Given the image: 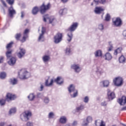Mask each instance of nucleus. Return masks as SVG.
Here are the masks:
<instances>
[{
  "instance_id": "obj_32",
  "label": "nucleus",
  "mask_w": 126,
  "mask_h": 126,
  "mask_svg": "<svg viewBox=\"0 0 126 126\" xmlns=\"http://www.w3.org/2000/svg\"><path fill=\"white\" fill-rule=\"evenodd\" d=\"M122 50V47H118L116 50H115L114 55L117 56L118 54L121 53Z\"/></svg>"
},
{
  "instance_id": "obj_48",
  "label": "nucleus",
  "mask_w": 126,
  "mask_h": 126,
  "mask_svg": "<svg viewBox=\"0 0 126 126\" xmlns=\"http://www.w3.org/2000/svg\"><path fill=\"white\" fill-rule=\"evenodd\" d=\"M89 101V98L88 96H86L84 98V102L86 103H88Z\"/></svg>"
},
{
  "instance_id": "obj_50",
  "label": "nucleus",
  "mask_w": 126,
  "mask_h": 126,
  "mask_svg": "<svg viewBox=\"0 0 126 126\" xmlns=\"http://www.w3.org/2000/svg\"><path fill=\"white\" fill-rule=\"evenodd\" d=\"M5 103V100H4V99H1L0 100V106H3V105H4Z\"/></svg>"
},
{
  "instance_id": "obj_20",
  "label": "nucleus",
  "mask_w": 126,
  "mask_h": 126,
  "mask_svg": "<svg viewBox=\"0 0 126 126\" xmlns=\"http://www.w3.org/2000/svg\"><path fill=\"white\" fill-rule=\"evenodd\" d=\"M55 82L57 83L58 85H61L63 83V80L61 76H58L55 79Z\"/></svg>"
},
{
  "instance_id": "obj_41",
  "label": "nucleus",
  "mask_w": 126,
  "mask_h": 126,
  "mask_svg": "<svg viewBox=\"0 0 126 126\" xmlns=\"http://www.w3.org/2000/svg\"><path fill=\"white\" fill-rule=\"evenodd\" d=\"M16 112V108H15V107H13V108L10 109L9 114L10 115H12L15 113Z\"/></svg>"
},
{
  "instance_id": "obj_19",
  "label": "nucleus",
  "mask_w": 126,
  "mask_h": 126,
  "mask_svg": "<svg viewBox=\"0 0 126 126\" xmlns=\"http://www.w3.org/2000/svg\"><path fill=\"white\" fill-rule=\"evenodd\" d=\"M103 68V66L102 65H100L99 66H98L96 70V73L97 74H99L100 75L103 74L104 73V70Z\"/></svg>"
},
{
  "instance_id": "obj_25",
  "label": "nucleus",
  "mask_w": 126,
  "mask_h": 126,
  "mask_svg": "<svg viewBox=\"0 0 126 126\" xmlns=\"http://www.w3.org/2000/svg\"><path fill=\"white\" fill-rule=\"evenodd\" d=\"M100 85H103L104 88H107L109 85V81L108 80H104L100 82Z\"/></svg>"
},
{
  "instance_id": "obj_58",
  "label": "nucleus",
  "mask_w": 126,
  "mask_h": 126,
  "mask_svg": "<svg viewBox=\"0 0 126 126\" xmlns=\"http://www.w3.org/2000/svg\"><path fill=\"white\" fill-rule=\"evenodd\" d=\"M1 3H2V4L5 6L6 7V4L5 2V1H4V0H0Z\"/></svg>"
},
{
  "instance_id": "obj_44",
  "label": "nucleus",
  "mask_w": 126,
  "mask_h": 126,
  "mask_svg": "<svg viewBox=\"0 0 126 126\" xmlns=\"http://www.w3.org/2000/svg\"><path fill=\"white\" fill-rule=\"evenodd\" d=\"M13 42H10L7 45L6 49H7V50H9V49L12 47V45L13 44Z\"/></svg>"
},
{
  "instance_id": "obj_46",
  "label": "nucleus",
  "mask_w": 126,
  "mask_h": 126,
  "mask_svg": "<svg viewBox=\"0 0 126 126\" xmlns=\"http://www.w3.org/2000/svg\"><path fill=\"white\" fill-rule=\"evenodd\" d=\"M105 21H109V20H110V14L109 13H107L106 14V16H105Z\"/></svg>"
},
{
  "instance_id": "obj_59",
  "label": "nucleus",
  "mask_w": 126,
  "mask_h": 126,
  "mask_svg": "<svg viewBox=\"0 0 126 126\" xmlns=\"http://www.w3.org/2000/svg\"><path fill=\"white\" fill-rule=\"evenodd\" d=\"M1 3H2V4L5 6L6 7V4L5 2V1H4V0H0Z\"/></svg>"
},
{
  "instance_id": "obj_49",
  "label": "nucleus",
  "mask_w": 126,
  "mask_h": 126,
  "mask_svg": "<svg viewBox=\"0 0 126 126\" xmlns=\"http://www.w3.org/2000/svg\"><path fill=\"white\" fill-rule=\"evenodd\" d=\"M7 2L9 4V5H13L14 2V0H6Z\"/></svg>"
},
{
  "instance_id": "obj_16",
  "label": "nucleus",
  "mask_w": 126,
  "mask_h": 126,
  "mask_svg": "<svg viewBox=\"0 0 126 126\" xmlns=\"http://www.w3.org/2000/svg\"><path fill=\"white\" fill-rule=\"evenodd\" d=\"M29 30L28 29H26L24 32V36L23 38L21 40L22 43H24L26 41V39L28 37V33Z\"/></svg>"
},
{
  "instance_id": "obj_29",
  "label": "nucleus",
  "mask_w": 126,
  "mask_h": 126,
  "mask_svg": "<svg viewBox=\"0 0 126 126\" xmlns=\"http://www.w3.org/2000/svg\"><path fill=\"white\" fill-rule=\"evenodd\" d=\"M85 108L84 105L83 104H81V105H79V106H78V107H76V110L77 112H81L83 111Z\"/></svg>"
},
{
  "instance_id": "obj_28",
  "label": "nucleus",
  "mask_w": 126,
  "mask_h": 126,
  "mask_svg": "<svg viewBox=\"0 0 126 126\" xmlns=\"http://www.w3.org/2000/svg\"><path fill=\"white\" fill-rule=\"evenodd\" d=\"M126 58L124 55H122L119 59V61L120 63H126Z\"/></svg>"
},
{
  "instance_id": "obj_60",
  "label": "nucleus",
  "mask_w": 126,
  "mask_h": 126,
  "mask_svg": "<svg viewBox=\"0 0 126 126\" xmlns=\"http://www.w3.org/2000/svg\"><path fill=\"white\" fill-rule=\"evenodd\" d=\"M77 125V121H74V122L72 123V126H75Z\"/></svg>"
},
{
  "instance_id": "obj_54",
  "label": "nucleus",
  "mask_w": 126,
  "mask_h": 126,
  "mask_svg": "<svg viewBox=\"0 0 126 126\" xmlns=\"http://www.w3.org/2000/svg\"><path fill=\"white\" fill-rule=\"evenodd\" d=\"M99 126H106V124L104 121L101 120Z\"/></svg>"
},
{
  "instance_id": "obj_61",
  "label": "nucleus",
  "mask_w": 126,
  "mask_h": 126,
  "mask_svg": "<svg viewBox=\"0 0 126 126\" xmlns=\"http://www.w3.org/2000/svg\"><path fill=\"white\" fill-rule=\"evenodd\" d=\"M24 16H25V13H24V12L23 11H22V12H21V17L22 18H23V17H24Z\"/></svg>"
},
{
  "instance_id": "obj_51",
  "label": "nucleus",
  "mask_w": 126,
  "mask_h": 126,
  "mask_svg": "<svg viewBox=\"0 0 126 126\" xmlns=\"http://www.w3.org/2000/svg\"><path fill=\"white\" fill-rule=\"evenodd\" d=\"M123 36L125 40H126V30H124L123 32Z\"/></svg>"
},
{
  "instance_id": "obj_3",
  "label": "nucleus",
  "mask_w": 126,
  "mask_h": 126,
  "mask_svg": "<svg viewBox=\"0 0 126 126\" xmlns=\"http://www.w3.org/2000/svg\"><path fill=\"white\" fill-rule=\"evenodd\" d=\"M68 90L71 98H75L78 95V91L75 90V87L73 84L70 85L69 87H68Z\"/></svg>"
},
{
  "instance_id": "obj_40",
  "label": "nucleus",
  "mask_w": 126,
  "mask_h": 126,
  "mask_svg": "<svg viewBox=\"0 0 126 126\" xmlns=\"http://www.w3.org/2000/svg\"><path fill=\"white\" fill-rule=\"evenodd\" d=\"M39 11V9L37 7L35 6L33 7L32 10V13L33 15H36L38 11Z\"/></svg>"
},
{
  "instance_id": "obj_30",
  "label": "nucleus",
  "mask_w": 126,
  "mask_h": 126,
  "mask_svg": "<svg viewBox=\"0 0 126 126\" xmlns=\"http://www.w3.org/2000/svg\"><path fill=\"white\" fill-rule=\"evenodd\" d=\"M54 83V80L53 79L51 80L50 83H49L48 82V79L46 80L45 82V85L46 87H50L53 85V83Z\"/></svg>"
},
{
  "instance_id": "obj_23",
  "label": "nucleus",
  "mask_w": 126,
  "mask_h": 126,
  "mask_svg": "<svg viewBox=\"0 0 126 126\" xmlns=\"http://www.w3.org/2000/svg\"><path fill=\"white\" fill-rule=\"evenodd\" d=\"M104 11V9L102 7H96L94 10V12L96 14H100Z\"/></svg>"
},
{
  "instance_id": "obj_64",
  "label": "nucleus",
  "mask_w": 126,
  "mask_h": 126,
  "mask_svg": "<svg viewBox=\"0 0 126 126\" xmlns=\"http://www.w3.org/2000/svg\"><path fill=\"white\" fill-rule=\"evenodd\" d=\"M4 122H1V123H0V126H4Z\"/></svg>"
},
{
  "instance_id": "obj_8",
  "label": "nucleus",
  "mask_w": 126,
  "mask_h": 126,
  "mask_svg": "<svg viewBox=\"0 0 126 126\" xmlns=\"http://www.w3.org/2000/svg\"><path fill=\"white\" fill-rule=\"evenodd\" d=\"M62 40V33H58L54 37V42L56 44L59 43Z\"/></svg>"
},
{
  "instance_id": "obj_12",
  "label": "nucleus",
  "mask_w": 126,
  "mask_h": 126,
  "mask_svg": "<svg viewBox=\"0 0 126 126\" xmlns=\"http://www.w3.org/2000/svg\"><path fill=\"white\" fill-rule=\"evenodd\" d=\"M78 24L77 22L73 23V24L68 28V31L70 32H74L77 28Z\"/></svg>"
},
{
  "instance_id": "obj_4",
  "label": "nucleus",
  "mask_w": 126,
  "mask_h": 126,
  "mask_svg": "<svg viewBox=\"0 0 126 126\" xmlns=\"http://www.w3.org/2000/svg\"><path fill=\"white\" fill-rule=\"evenodd\" d=\"M82 121V126H88L89 124L92 122L93 118L92 116H87L86 118H84Z\"/></svg>"
},
{
  "instance_id": "obj_42",
  "label": "nucleus",
  "mask_w": 126,
  "mask_h": 126,
  "mask_svg": "<svg viewBox=\"0 0 126 126\" xmlns=\"http://www.w3.org/2000/svg\"><path fill=\"white\" fill-rule=\"evenodd\" d=\"M54 117H55V114H54V112H49V113L48 118L49 119H53Z\"/></svg>"
},
{
  "instance_id": "obj_22",
  "label": "nucleus",
  "mask_w": 126,
  "mask_h": 126,
  "mask_svg": "<svg viewBox=\"0 0 126 126\" xmlns=\"http://www.w3.org/2000/svg\"><path fill=\"white\" fill-rule=\"evenodd\" d=\"M104 58L105 60L110 61L112 59V56L110 53L107 52L105 54Z\"/></svg>"
},
{
  "instance_id": "obj_62",
  "label": "nucleus",
  "mask_w": 126,
  "mask_h": 126,
  "mask_svg": "<svg viewBox=\"0 0 126 126\" xmlns=\"http://www.w3.org/2000/svg\"><path fill=\"white\" fill-rule=\"evenodd\" d=\"M106 2V0H100V3L101 4H104Z\"/></svg>"
},
{
  "instance_id": "obj_21",
  "label": "nucleus",
  "mask_w": 126,
  "mask_h": 126,
  "mask_svg": "<svg viewBox=\"0 0 126 126\" xmlns=\"http://www.w3.org/2000/svg\"><path fill=\"white\" fill-rule=\"evenodd\" d=\"M48 15H45L43 16V21L44 22H46V20H48L49 21L50 24H52L53 23V22L55 21V18L50 19L49 17H48Z\"/></svg>"
},
{
  "instance_id": "obj_17",
  "label": "nucleus",
  "mask_w": 126,
  "mask_h": 126,
  "mask_svg": "<svg viewBox=\"0 0 126 126\" xmlns=\"http://www.w3.org/2000/svg\"><path fill=\"white\" fill-rule=\"evenodd\" d=\"M118 102L121 105H124L126 103V96H123L121 98L118 99Z\"/></svg>"
},
{
  "instance_id": "obj_9",
  "label": "nucleus",
  "mask_w": 126,
  "mask_h": 126,
  "mask_svg": "<svg viewBox=\"0 0 126 126\" xmlns=\"http://www.w3.org/2000/svg\"><path fill=\"white\" fill-rule=\"evenodd\" d=\"M8 15L10 18H12L13 16L16 14V10L13 8L12 6L8 8Z\"/></svg>"
},
{
  "instance_id": "obj_53",
  "label": "nucleus",
  "mask_w": 126,
  "mask_h": 126,
  "mask_svg": "<svg viewBox=\"0 0 126 126\" xmlns=\"http://www.w3.org/2000/svg\"><path fill=\"white\" fill-rule=\"evenodd\" d=\"M44 87V85L43 84H41L40 87L39 89V91H41V92L42 91Z\"/></svg>"
},
{
  "instance_id": "obj_43",
  "label": "nucleus",
  "mask_w": 126,
  "mask_h": 126,
  "mask_svg": "<svg viewBox=\"0 0 126 126\" xmlns=\"http://www.w3.org/2000/svg\"><path fill=\"white\" fill-rule=\"evenodd\" d=\"M21 36V33H18L16 34L15 37L17 40H19Z\"/></svg>"
},
{
  "instance_id": "obj_10",
  "label": "nucleus",
  "mask_w": 126,
  "mask_h": 126,
  "mask_svg": "<svg viewBox=\"0 0 126 126\" xmlns=\"http://www.w3.org/2000/svg\"><path fill=\"white\" fill-rule=\"evenodd\" d=\"M107 95L109 101L112 100L116 97L115 93L111 92L110 89L107 90Z\"/></svg>"
},
{
  "instance_id": "obj_37",
  "label": "nucleus",
  "mask_w": 126,
  "mask_h": 126,
  "mask_svg": "<svg viewBox=\"0 0 126 126\" xmlns=\"http://www.w3.org/2000/svg\"><path fill=\"white\" fill-rule=\"evenodd\" d=\"M50 102V99L48 96H45L43 98V102L46 104L47 105L49 104Z\"/></svg>"
},
{
  "instance_id": "obj_57",
  "label": "nucleus",
  "mask_w": 126,
  "mask_h": 126,
  "mask_svg": "<svg viewBox=\"0 0 126 126\" xmlns=\"http://www.w3.org/2000/svg\"><path fill=\"white\" fill-rule=\"evenodd\" d=\"M27 126H33V123L32 122H27L26 124Z\"/></svg>"
},
{
  "instance_id": "obj_33",
  "label": "nucleus",
  "mask_w": 126,
  "mask_h": 126,
  "mask_svg": "<svg viewBox=\"0 0 126 126\" xmlns=\"http://www.w3.org/2000/svg\"><path fill=\"white\" fill-rule=\"evenodd\" d=\"M9 82L13 85H16L17 82V80L15 78H10Z\"/></svg>"
},
{
  "instance_id": "obj_27",
  "label": "nucleus",
  "mask_w": 126,
  "mask_h": 126,
  "mask_svg": "<svg viewBox=\"0 0 126 126\" xmlns=\"http://www.w3.org/2000/svg\"><path fill=\"white\" fill-rule=\"evenodd\" d=\"M6 98L9 100H14L15 98V95L11 93H7L6 95Z\"/></svg>"
},
{
  "instance_id": "obj_31",
  "label": "nucleus",
  "mask_w": 126,
  "mask_h": 126,
  "mask_svg": "<svg viewBox=\"0 0 126 126\" xmlns=\"http://www.w3.org/2000/svg\"><path fill=\"white\" fill-rule=\"evenodd\" d=\"M68 38L67 39V41L69 42L72 40L73 38V34L72 32H70L67 33Z\"/></svg>"
},
{
  "instance_id": "obj_13",
  "label": "nucleus",
  "mask_w": 126,
  "mask_h": 126,
  "mask_svg": "<svg viewBox=\"0 0 126 126\" xmlns=\"http://www.w3.org/2000/svg\"><path fill=\"white\" fill-rule=\"evenodd\" d=\"M71 67V69L74 70L76 73H79L81 70V68L78 64H73Z\"/></svg>"
},
{
  "instance_id": "obj_1",
  "label": "nucleus",
  "mask_w": 126,
  "mask_h": 126,
  "mask_svg": "<svg viewBox=\"0 0 126 126\" xmlns=\"http://www.w3.org/2000/svg\"><path fill=\"white\" fill-rule=\"evenodd\" d=\"M18 75L21 79H26L30 77L31 74L26 69H22L18 72Z\"/></svg>"
},
{
  "instance_id": "obj_36",
  "label": "nucleus",
  "mask_w": 126,
  "mask_h": 126,
  "mask_svg": "<svg viewBox=\"0 0 126 126\" xmlns=\"http://www.w3.org/2000/svg\"><path fill=\"white\" fill-rule=\"evenodd\" d=\"M28 98L30 101H32L35 98V95L33 93H31L28 95Z\"/></svg>"
},
{
  "instance_id": "obj_11",
  "label": "nucleus",
  "mask_w": 126,
  "mask_h": 126,
  "mask_svg": "<svg viewBox=\"0 0 126 126\" xmlns=\"http://www.w3.org/2000/svg\"><path fill=\"white\" fill-rule=\"evenodd\" d=\"M50 7V3H48L47 5H45L43 3L41 6H40V13L42 14H43L47 10H48Z\"/></svg>"
},
{
  "instance_id": "obj_18",
  "label": "nucleus",
  "mask_w": 126,
  "mask_h": 126,
  "mask_svg": "<svg viewBox=\"0 0 126 126\" xmlns=\"http://www.w3.org/2000/svg\"><path fill=\"white\" fill-rule=\"evenodd\" d=\"M42 59L44 63L47 64L50 60V56L48 55H44L43 56Z\"/></svg>"
},
{
  "instance_id": "obj_52",
  "label": "nucleus",
  "mask_w": 126,
  "mask_h": 126,
  "mask_svg": "<svg viewBox=\"0 0 126 126\" xmlns=\"http://www.w3.org/2000/svg\"><path fill=\"white\" fill-rule=\"evenodd\" d=\"M94 2L95 3L96 5H97L100 3V0H94Z\"/></svg>"
},
{
  "instance_id": "obj_24",
  "label": "nucleus",
  "mask_w": 126,
  "mask_h": 126,
  "mask_svg": "<svg viewBox=\"0 0 126 126\" xmlns=\"http://www.w3.org/2000/svg\"><path fill=\"white\" fill-rule=\"evenodd\" d=\"M94 54L96 58L97 57H102V52L101 50H96L94 53Z\"/></svg>"
},
{
  "instance_id": "obj_15",
  "label": "nucleus",
  "mask_w": 126,
  "mask_h": 126,
  "mask_svg": "<svg viewBox=\"0 0 126 126\" xmlns=\"http://www.w3.org/2000/svg\"><path fill=\"white\" fill-rule=\"evenodd\" d=\"M17 61V59L16 57H11L9 60L8 61V63L10 66H13L15 65L16 62Z\"/></svg>"
},
{
  "instance_id": "obj_14",
  "label": "nucleus",
  "mask_w": 126,
  "mask_h": 126,
  "mask_svg": "<svg viewBox=\"0 0 126 126\" xmlns=\"http://www.w3.org/2000/svg\"><path fill=\"white\" fill-rule=\"evenodd\" d=\"M113 24L117 27H120L122 25V21L120 17H117L116 20L113 21Z\"/></svg>"
},
{
  "instance_id": "obj_6",
  "label": "nucleus",
  "mask_w": 126,
  "mask_h": 126,
  "mask_svg": "<svg viewBox=\"0 0 126 126\" xmlns=\"http://www.w3.org/2000/svg\"><path fill=\"white\" fill-rule=\"evenodd\" d=\"M46 32L45 27H42L41 30V33L40 34L39 36L38 37V40L39 42H43L45 40L44 34Z\"/></svg>"
},
{
  "instance_id": "obj_35",
  "label": "nucleus",
  "mask_w": 126,
  "mask_h": 126,
  "mask_svg": "<svg viewBox=\"0 0 126 126\" xmlns=\"http://www.w3.org/2000/svg\"><path fill=\"white\" fill-rule=\"evenodd\" d=\"M67 12V9L66 8H63L60 9L59 11V14L60 16H62L63 15L65 14Z\"/></svg>"
},
{
  "instance_id": "obj_55",
  "label": "nucleus",
  "mask_w": 126,
  "mask_h": 126,
  "mask_svg": "<svg viewBox=\"0 0 126 126\" xmlns=\"http://www.w3.org/2000/svg\"><path fill=\"white\" fill-rule=\"evenodd\" d=\"M101 105L102 106H106L107 105V102L106 101H103V102H101Z\"/></svg>"
},
{
  "instance_id": "obj_5",
  "label": "nucleus",
  "mask_w": 126,
  "mask_h": 126,
  "mask_svg": "<svg viewBox=\"0 0 126 126\" xmlns=\"http://www.w3.org/2000/svg\"><path fill=\"white\" fill-rule=\"evenodd\" d=\"M114 85L116 86H121L123 83V78L121 77H117L113 80Z\"/></svg>"
},
{
  "instance_id": "obj_56",
  "label": "nucleus",
  "mask_w": 126,
  "mask_h": 126,
  "mask_svg": "<svg viewBox=\"0 0 126 126\" xmlns=\"http://www.w3.org/2000/svg\"><path fill=\"white\" fill-rule=\"evenodd\" d=\"M3 59L4 57L2 56H0V63H1L3 62Z\"/></svg>"
},
{
  "instance_id": "obj_2",
  "label": "nucleus",
  "mask_w": 126,
  "mask_h": 126,
  "mask_svg": "<svg viewBox=\"0 0 126 126\" xmlns=\"http://www.w3.org/2000/svg\"><path fill=\"white\" fill-rule=\"evenodd\" d=\"M32 115V112L30 110L24 111L20 115V118L23 121H28Z\"/></svg>"
},
{
  "instance_id": "obj_39",
  "label": "nucleus",
  "mask_w": 126,
  "mask_h": 126,
  "mask_svg": "<svg viewBox=\"0 0 126 126\" xmlns=\"http://www.w3.org/2000/svg\"><path fill=\"white\" fill-rule=\"evenodd\" d=\"M6 77V72L2 71L0 73V78L1 79H4Z\"/></svg>"
},
{
  "instance_id": "obj_26",
  "label": "nucleus",
  "mask_w": 126,
  "mask_h": 126,
  "mask_svg": "<svg viewBox=\"0 0 126 126\" xmlns=\"http://www.w3.org/2000/svg\"><path fill=\"white\" fill-rule=\"evenodd\" d=\"M67 122V118L65 117V116H61V118L59 119V122L61 124H64Z\"/></svg>"
},
{
  "instance_id": "obj_7",
  "label": "nucleus",
  "mask_w": 126,
  "mask_h": 126,
  "mask_svg": "<svg viewBox=\"0 0 126 126\" xmlns=\"http://www.w3.org/2000/svg\"><path fill=\"white\" fill-rule=\"evenodd\" d=\"M26 54V50L22 47H20L19 49V52L17 53V57L19 59H22Z\"/></svg>"
},
{
  "instance_id": "obj_38",
  "label": "nucleus",
  "mask_w": 126,
  "mask_h": 126,
  "mask_svg": "<svg viewBox=\"0 0 126 126\" xmlns=\"http://www.w3.org/2000/svg\"><path fill=\"white\" fill-rule=\"evenodd\" d=\"M12 52V50L11 49L8 50V51H7L6 53V56L7 59H9V58H10V57L11 56Z\"/></svg>"
},
{
  "instance_id": "obj_45",
  "label": "nucleus",
  "mask_w": 126,
  "mask_h": 126,
  "mask_svg": "<svg viewBox=\"0 0 126 126\" xmlns=\"http://www.w3.org/2000/svg\"><path fill=\"white\" fill-rule=\"evenodd\" d=\"M109 44L110 46L108 47V51H111L113 48V45L111 44V42H109Z\"/></svg>"
},
{
  "instance_id": "obj_63",
  "label": "nucleus",
  "mask_w": 126,
  "mask_h": 126,
  "mask_svg": "<svg viewBox=\"0 0 126 126\" xmlns=\"http://www.w3.org/2000/svg\"><path fill=\"white\" fill-rule=\"evenodd\" d=\"M121 110L122 111H126V106H125L124 107H122Z\"/></svg>"
},
{
  "instance_id": "obj_34",
  "label": "nucleus",
  "mask_w": 126,
  "mask_h": 126,
  "mask_svg": "<svg viewBox=\"0 0 126 126\" xmlns=\"http://www.w3.org/2000/svg\"><path fill=\"white\" fill-rule=\"evenodd\" d=\"M65 54L69 56L72 54V52L70 47H67L65 49Z\"/></svg>"
},
{
  "instance_id": "obj_47",
  "label": "nucleus",
  "mask_w": 126,
  "mask_h": 126,
  "mask_svg": "<svg viewBox=\"0 0 126 126\" xmlns=\"http://www.w3.org/2000/svg\"><path fill=\"white\" fill-rule=\"evenodd\" d=\"M98 29L102 31L104 30V26L102 24H99L98 26Z\"/></svg>"
}]
</instances>
